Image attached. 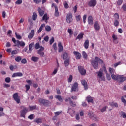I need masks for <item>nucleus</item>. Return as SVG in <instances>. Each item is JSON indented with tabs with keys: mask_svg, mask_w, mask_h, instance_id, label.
Listing matches in <instances>:
<instances>
[{
	"mask_svg": "<svg viewBox=\"0 0 126 126\" xmlns=\"http://www.w3.org/2000/svg\"><path fill=\"white\" fill-rule=\"evenodd\" d=\"M72 79H73V76L72 75H70L69 76V78H68V82L71 83L72 81Z\"/></svg>",
	"mask_w": 126,
	"mask_h": 126,
	"instance_id": "obj_51",
	"label": "nucleus"
},
{
	"mask_svg": "<svg viewBox=\"0 0 126 126\" xmlns=\"http://www.w3.org/2000/svg\"><path fill=\"white\" fill-rule=\"evenodd\" d=\"M114 25L115 27H117L119 25V22L118 20L115 19Z\"/></svg>",
	"mask_w": 126,
	"mask_h": 126,
	"instance_id": "obj_38",
	"label": "nucleus"
},
{
	"mask_svg": "<svg viewBox=\"0 0 126 126\" xmlns=\"http://www.w3.org/2000/svg\"><path fill=\"white\" fill-rule=\"evenodd\" d=\"M91 64L92 65L93 67L95 69H97L98 68V62L95 60H93L91 61Z\"/></svg>",
	"mask_w": 126,
	"mask_h": 126,
	"instance_id": "obj_3",
	"label": "nucleus"
},
{
	"mask_svg": "<svg viewBox=\"0 0 126 126\" xmlns=\"http://www.w3.org/2000/svg\"><path fill=\"white\" fill-rule=\"evenodd\" d=\"M97 2L96 0H91V1H90L88 3V5L90 7H95L96 4Z\"/></svg>",
	"mask_w": 126,
	"mask_h": 126,
	"instance_id": "obj_9",
	"label": "nucleus"
},
{
	"mask_svg": "<svg viewBox=\"0 0 126 126\" xmlns=\"http://www.w3.org/2000/svg\"><path fill=\"white\" fill-rule=\"evenodd\" d=\"M29 108L30 111H32L37 109V106H29Z\"/></svg>",
	"mask_w": 126,
	"mask_h": 126,
	"instance_id": "obj_36",
	"label": "nucleus"
},
{
	"mask_svg": "<svg viewBox=\"0 0 126 126\" xmlns=\"http://www.w3.org/2000/svg\"><path fill=\"white\" fill-rule=\"evenodd\" d=\"M121 63V62H119L118 63H116L114 64V67L116 68L117 67L118 65H120Z\"/></svg>",
	"mask_w": 126,
	"mask_h": 126,
	"instance_id": "obj_53",
	"label": "nucleus"
},
{
	"mask_svg": "<svg viewBox=\"0 0 126 126\" xmlns=\"http://www.w3.org/2000/svg\"><path fill=\"white\" fill-rule=\"evenodd\" d=\"M69 102L70 103L71 106H72V107H75L76 106V103L75 102H73L71 100H69Z\"/></svg>",
	"mask_w": 126,
	"mask_h": 126,
	"instance_id": "obj_44",
	"label": "nucleus"
},
{
	"mask_svg": "<svg viewBox=\"0 0 126 126\" xmlns=\"http://www.w3.org/2000/svg\"><path fill=\"white\" fill-rule=\"evenodd\" d=\"M108 108V107L107 106H105L101 110V112H104L106 111V109Z\"/></svg>",
	"mask_w": 126,
	"mask_h": 126,
	"instance_id": "obj_61",
	"label": "nucleus"
},
{
	"mask_svg": "<svg viewBox=\"0 0 126 126\" xmlns=\"http://www.w3.org/2000/svg\"><path fill=\"white\" fill-rule=\"evenodd\" d=\"M37 14L36 13L34 12L33 14V16H32L33 20L35 21L37 19Z\"/></svg>",
	"mask_w": 126,
	"mask_h": 126,
	"instance_id": "obj_39",
	"label": "nucleus"
},
{
	"mask_svg": "<svg viewBox=\"0 0 126 126\" xmlns=\"http://www.w3.org/2000/svg\"><path fill=\"white\" fill-rule=\"evenodd\" d=\"M110 105L111 106H112V107L115 106V107H118V104H117V103H114V102H110Z\"/></svg>",
	"mask_w": 126,
	"mask_h": 126,
	"instance_id": "obj_34",
	"label": "nucleus"
},
{
	"mask_svg": "<svg viewBox=\"0 0 126 126\" xmlns=\"http://www.w3.org/2000/svg\"><path fill=\"white\" fill-rule=\"evenodd\" d=\"M69 63H70V60H69V58L65 60L64 64V65L66 67H67L69 65Z\"/></svg>",
	"mask_w": 126,
	"mask_h": 126,
	"instance_id": "obj_26",
	"label": "nucleus"
},
{
	"mask_svg": "<svg viewBox=\"0 0 126 126\" xmlns=\"http://www.w3.org/2000/svg\"><path fill=\"white\" fill-rule=\"evenodd\" d=\"M68 32L69 33L70 37H71L73 35V32H72L71 29H69L68 30Z\"/></svg>",
	"mask_w": 126,
	"mask_h": 126,
	"instance_id": "obj_45",
	"label": "nucleus"
},
{
	"mask_svg": "<svg viewBox=\"0 0 126 126\" xmlns=\"http://www.w3.org/2000/svg\"><path fill=\"white\" fill-rule=\"evenodd\" d=\"M89 46V41L87 39L85 41L84 43V48L86 49H88Z\"/></svg>",
	"mask_w": 126,
	"mask_h": 126,
	"instance_id": "obj_22",
	"label": "nucleus"
},
{
	"mask_svg": "<svg viewBox=\"0 0 126 126\" xmlns=\"http://www.w3.org/2000/svg\"><path fill=\"white\" fill-rule=\"evenodd\" d=\"M61 57H63L64 60H67L66 59H67L68 57V54L66 52H65L63 55H61Z\"/></svg>",
	"mask_w": 126,
	"mask_h": 126,
	"instance_id": "obj_28",
	"label": "nucleus"
},
{
	"mask_svg": "<svg viewBox=\"0 0 126 126\" xmlns=\"http://www.w3.org/2000/svg\"><path fill=\"white\" fill-rule=\"evenodd\" d=\"M38 100L41 106L48 107L50 105V101L48 100L44 99L41 98H39Z\"/></svg>",
	"mask_w": 126,
	"mask_h": 126,
	"instance_id": "obj_1",
	"label": "nucleus"
},
{
	"mask_svg": "<svg viewBox=\"0 0 126 126\" xmlns=\"http://www.w3.org/2000/svg\"><path fill=\"white\" fill-rule=\"evenodd\" d=\"M87 101L89 103H93V99L92 97H91L90 96H88L87 97Z\"/></svg>",
	"mask_w": 126,
	"mask_h": 126,
	"instance_id": "obj_30",
	"label": "nucleus"
},
{
	"mask_svg": "<svg viewBox=\"0 0 126 126\" xmlns=\"http://www.w3.org/2000/svg\"><path fill=\"white\" fill-rule=\"evenodd\" d=\"M5 81L6 82V83H10V81H11V79L9 77H7L5 79Z\"/></svg>",
	"mask_w": 126,
	"mask_h": 126,
	"instance_id": "obj_54",
	"label": "nucleus"
},
{
	"mask_svg": "<svg viewBox=\"0 0 126 126\" xmlns=\"http://www.w3.org/2000/svg\"><path fill=\"white\" fill-rule=\"evenodd\" d=\"M123 2V0H118V1H117V5L118 6H121Z\"/></svg>",
	"mask_w": 126,
	"mask_h": 126,
	"instance_id": "obj_47",
	"label": "nucleus"
},
{
	"mask_svg": "<svg viewBox=\"0 0 126 126\" xmlns=\"http://www.w3.org/2000/svg\"><path fill=\"white\" fill-rule=\"evenodd\" d=\"M13 98H14V100L17 102V103L19 104L20 102V97L18 96V93L14 94L13 95Z\"/></svg>",
	"mask_w": 126,
	"mask_h": 126,
	"instance_id": "obj_4",
	"label": "nucleus"
},
{
	"mask_svg": "<svg viewBox=\"0 0 126 126\" xmlns=\"http://www.w3.org/2000/svg\"><path fill=\"white\" fill-rule=\"evenodd\" d=\"M38 12L39 13L40 16H42L44 14L43 10H41V9L40 8H38Z\"/></svg>",
	"mask_w": 126,
	"mask_h": 126,
	"instance_id": "obj_27",
	"label": "nucleus"
},
{
	"mask_svg": "<svg viewBox=\"0 0 126 126\" xmlns=\"http://www.w3.org/2000/svg\"><path fill=\"white\" fill-rule=\"evenodd\" d=\"M97 76L98 78L100 79V78H101V81H105V78L104 77H103V72L99 71L98 72H97Z\"/></svg>",
	"mask_w": 126,
	"mask_h": 126,
	"instance_id": "obj_8",
	"label": "nucleus"
},
{
	"mask_svg": "<svg viewBox=\"0 0 126 126\" xmlns=\"http://www.w3.org/2000/svg\"><path fill=\"white\" fill-rule=\"evenodd\" d=\"M95 59L96 60V61L98 62V63H99V64H101L104 63L102 59L99 58L98 57H96Z\"/></svg>",
	"mask_w": 126,
	"mask_h": 126,
	"instance_id": "obj_21",
	"label": "nucleus"
},
{
	"mask_svg": "<svg viewBox=\"0 0 126 126\" xmlns=\"http://www.w3.org/2000/svg\"><path fill=\"white\" fill-rule=\"evenodd\" d=\"M21 108L23 109L20 111V116L23 118H25V115L28 112V109L24 106H21Z\"/></svg>",
	"mask_w": 126,
	"mask_h": 126,
	"instance_id": "obj_2",
	"label": "nucleus"
},
{
	"mask_svg": "<svg viewBox=\"0 0 126 126\" xmlns=\"http://www.w3.org/2000/svg\"><path fill=\"white\" fill-rule=\"evenodd\" d=\"M81 83L83 86L84 87L85 90H87L88 89V85L87 82L85 80H82L81 81Z\"/></svg>",
	"mask_w": 126,
	"mask_h": 126,
	"instance_id": "obj_19",
	"label": "nucleus"
},
{
	"mask_svg": "<svg viewBox=\"0 0 126 126\" xmlns=\"http://www.w3.org/2000/svg\"><path fill=\"white\" fill-rule=\"evenodd\" d=\"M39 58L37 57L33 56L32 58V60L34 62H36L38 61Z\"/></svg>",
	"mask_w": 126,
	"mask_h": 126,
	"instance_id": "obj_31",
	"label": "nucleus"
},
{
	"mask_svg": "<svg viewBox=\"0 0 126 126\" xmlns=\"http://www.w3.org/2000/svg\"><path fill=\"white\" fill-rule=\"evenodd\" d=\"M49 19V18L47 17V15L46 14H45L43 16L42 20H45V22H47V20Z\"/></svg>",
	"mask_w": 126,
	"mask_h": 126,
	"instance_id": "obj_32",
	"label": "nucleus"
},
{
	"mask_svg": "<svg viewBox=\"0 0 126 126\" xmlns=\"http://www.w3.org/2000/svg\"><path fill=\"white\" fill-rule=\"evenodd\" d=\"M72 14L71 13H69L66 16V22L67 23L70 24L73 20L72 19Z\"/></svg>",
	"mask_w": 126,
	"mask_h": 126,
	"instance_id": "obj_7",
	"label": "nucleus"
},
{
	"mask_svg": "<svg viewBox=\"0 0 126 126\" xmlns=\"http://www.w3.org/2000/svg\"><path fill=\"white\" fill-rule=\"evenodd\" d=\"M76 21L77 22H79L80 21V19H81V16L80 15H78V16H77L76 17Z\"/></svg>",
	"mask_w": 126,
	"mask_h": 126,
	"instance_id": "obj_60",
	"label": "nucleus"
},
{
	"mask_svg": "<svg viewBox=\"0 0 126 126\" xmlns=\"http://www.w3.org/2000/svg\"><path fill=\"white\" fill-rule=\"evenodd\" d=\"M22 2H23L22 0H17L15 2V4H16V5H20V4H21L22 3Z\"/></svg>",
	"mask_w": 126,
	"mask_h": 126,
	"instance_id": "obj_42",
	"label": "nucleus"
},
{
	"mask_svg": "<svg viewBox=\"0 0 126 126\" xmlns=\"http://www.w3.org/2000/svg\"><path fill=\"white\" fill-rule=\"evenodd\" d=\"M94 28L95 30L97 31H98L100 30L101 28L98 21H96L94 23Z\"/></svg>",
	"mask_w": 126,
	"mask_h": 126,
	"instance_id": "obj_12",
	"label": "nucleus"
},
{
	"mask_svg": "<svg viewBox=\"0 0 126 126\" xmlns=\"http://www.w3.org/2000/svg\"><path fill=\"white\" fill-rule=\"evenodd\" d=\"M28 118L32 120L33 119H34V114H31L28 116Z\"/></svg>",
	"mask_w": 126,
	"mask_h": 126,
	"instance_id": "obj_56",
	"label": "nucleus"
},
{
	"mask_svg": "<svg viewBox=\"0 0 126 126\" xmlns=\"http://www.w3.org/2000/svg\"><path fill=\"white\" fill-rule=\"evenodd\" d=\"M45 30L47 31V32H49L51 30V28L49 26H46L45 28Z\"/></svg>",
	"mask_w": 126,
	"mask_h": 126,
	"instance_id": "obj_43",
	"label": "nucleus"
},
{
	"mask_svg": "<svg viewBox=\"0 0 126 126\" xmlns=\"http://www.w3.org/2000/svg\"><path fill=\"white\" fill-rule=\"evenodd\" d=\"M21 60V58L20 56H18L15 58V61L17 62H20Z\"/></svg>",
	"mask_w": 126,
	"mask_h": 126,
	"instance_id": "obj_49",
	"label": "nucleus"
},
{
	"mask_svg": "<svg viewBox=\"0 0 126 126\" xmlns=\"http://www.w3.org/2000/svg\"><path fill=\"white\" fill-rule=\"evenodd\" d=\"M68 112L69 113V114H70V115L72 117H73L75 115V111L73 110H72L71 109H68Z\"/></svg>",
	"mask_w": 126,
	"mask_h": 126,
	"instance_id": "obj_25",
	"label": "nucleus"
},
{
	"mask_svg": "<svg viewBox=\"0 0 126 126\" xmlns=\"http://www.w3.org/2000/svg\"><path fill=\"white\" fill-rule=\"evenodd\" d=\"M88 115L90 118H92L94 116V114L93 112H89Z\"/></svg>",
	"mask_w": 126,
	"mask_h": 126,
	"instance_id": "obj_50",
	"label": "nucleus"
},
{
	"mask_svg": "<svg viewBox=\"0 0 126 126\" xmlns=\"http://www.w3.org/2000/svg\"><path fill=\"white\" fill-rule=\"evenodd\" d=\"M35 48L36 49H38L40 48V45L39 43H37L35 45Z\"/></svg>",
	"mask_w": 126,
	"mask_h": 126,
	"instance_id": "obj_58",
	"label": "nucleus"
},
{
	"mask_svg": "<svg viewBox=\"0 0 126 126\" xmlns=\"http://www.w3.org/2000/svg\"><path fill=\"white\" fill-rule=\"evenodd\" d=\"M114 17H115V20H119V15L118 13H115L114 14Z\"/></svg>",
	"mask_w": 126,
	"mask_h": 126,
	"instance_id": "obj_46",
	"label": "nucleus"
},
{
	"mask_svg": "<svg viewBox=\"0 0 126 126\" xmlns=\"http://www.w3.org/2000/svg\"><path fill=\"white\" fill-rule=\"evenodd\" d=\"M25 45V43L24 42L17 40L16 44L14 45V46H17L18 47H19V46L24 47Z\"/></svg>",
	"mask_w": 126,
	"mask_h": 126,
	"instance_id": "obj_6",
	"label": "nucleus"
},
{
	"mask_svg": "<svg viewBox=\"0 0 126 126\" xmlns=\"http://www.w3.org/2000/svg\"><path fill=\"white\" fill-rule=\"evenodd\" d=\"M82 55H83V58L85 59H87L88 55L87 54V53L85 51H83L82 52Z\"/></svg>",
	"mask_w": 126,
	"mask_h": 126,
	"instance_id": "obj_37",
	"label": "nucleus"
},
{
	"mask_svg": "<svg viewBox=\"0 0 126 126\" xmlns=\"http://www.w3.org/2000/svg\"><path fill=\"white\" fill-rule=\"evenodd\" d=\"M34 46V43H32L29 45V50L27 52V54H30L32 52V51L33 50V47Z\"/></svg>",
	"mask_w": 126,
	"mask_h": 126,
	"instance_id": "obj_13",
	"label": "nucleus"
},
{
	"mask_svg": "<svg viewBox=\"0 0 126 126\" xmlns=\"http://www.w3.org/2000/svg\"><path fill=\"white\" fill-rule=\"evenodd\" d=\"M21 63L23 64H25L27 63V60L25 59H22V60L21 61Z\"/></svg>",
	"mask_w": 126,
	"mask_h": 126,
	"instance_id": "obj_64",
	"label": "nucleus"
},
{
	"mask_svg": "<svg viewBox=\"0 0 126 126\" xmlns=\"http://www.w3.org/2000/svg\"><path fill=\"white\" fill-rule=\"evenodd\" d=\"M78 84L77 82L75 83L72 87L71 92H72L76 91L78 89Z\"/></svg>",
	"mask_w": 126,
	"mask_h": 126,
	"instance_id": "obj_11",
	"label": "nucleus"
},
{
	"mask_svg": "<svg viewBox=\"0 0 126 126\" xmlns=\"http://www.w3.org/2000/svg\"><path fill=\"white\" fill-rule=\"evenodd\" d=\"M117 81L119 82H123L126 80V77H123V76L118 75Z\"/></svg>",
	"mask_w": 126,
	"mask_h": 126,
	"instance_id": "obj_14",
	"label": "nucleus"
},
{
	"mask_svg": "<svg viewBox=\"0 0 126 126\" xmlns=\"http://www.w3.org/2000/svg\"><path fill=\"white\" fill-rule=\"evenodd\" d=\"M55 98L57 99L60 102H63V99L61 97V96L59 95H56L55 96Z\"/></svg>",
	"mask_w": 126,
	"mask_h": 126,
	"instance_id": "obj_23",
	"label": "nucleus"
},
{
	"mask_svg": "<svg viewBox=\"0 0 126 126\" xmlns=\"http://www.w3.org/2000/svg\"><path fill=\"white\" fill-rule=\"evenodd\" d=\"M34 121L37 123H41L42 122V120L41 118H37Z\"/></svg>",
	"mask_w": 126,
	"mask_h": 126,
	"instance_id": "obj_41",
	"label": "nucleus"
},
{
	"mask_svg": "<svg viewBox=\"0 0 126 126\" xmlns=\"http://www.w3.org/2000/svg\"><path fill=\"white\" fill-rule=\"evenodd\" d=\"M83 36H84V34L82 33H81L76 38V40H77V39H79V40H80L81 39H82L83 38Z\"/></svg>",
	"mask_w": 126,
	"mask_h": 126,
	"instance_id": "obj_24",
	"label": "nucleus"
},
{
	"mask_svg": "<svg viewBox=\"0 0 126 126\" xmlns=\"http://www.w3.org/2000/svg\"><path fill=\"white\" fill-rule=\"evenodd\" d=\"M93 18L92 16H89L88 18V24L92 25L93 24Z\"/></svg>",
	"mask_w": 126,
	"mask_h": 126,
	"instance_id": "obj_18",
	"label": "nucleus"
},
{
	"mask_svg": "<svg viewBox=\"0 0 126 126\" xmlns=\"http://www.w3.org/2000/svg\"><path fill=\"white\" fill-rule=\"evenodd\" d=\"M45 24H42L41 25L38 31V33H39L42 31V30L43 29V28L45 27Z\"/></svg>",
	"mask_w": 126,
	"mask_h": 126,
	"instance_id": "obj_29",
	"label": "nucleus"
},
{
	"mask_svg": "<svg viewBox=\"0 0 126 126\" xmlns=\"http://www.w3.org/2000/svg\"><path fill=\"white\" fill-rule=\"evenodd\" d=\"M73 53L76 56V58L77 59H80L82 57L81 54L78 52L74 51Z\"/></svg>",
	"mask_w": 126,
	"mask_h": 126,
	"instance_id": "obj_16",
	"label": "nucleus"
},
{
	"mask_svg": "<svg viewBox=\"0 0 126 126\" xmlns=\"http://www.w3.org/2000/svg\"><path fill=\"white\" fill-rule=\"evenodd\" d=\"M58 46L59 48L58 49L59 52L60 53L62 52L63 51V46H62V43L61 42H59Z\"/></svg>",
	"mask_w": 126,
	"mask_h": 126,
	"instance_id": "obj_20",
	"label": "nucleus"
},
{
	"mask_svg": "<svg viewBox=\"0 0 126 126\" xmlns=\"http://www.w3.org/2000/svg\"><path fill=\"white\" fill-rule=\"evenodd\" d=\"M121 116H122V117L124 118H126V113L124 112L121 111Z\"/></svg>",
	"mask_w": 126,
	"mask_h": 126,
	"instance_id": "obj_48",
	"label": "nucleus"
},
{
	"mask_svg": "<svg viewBox=\"0 0 126 126\" xmlns=\"http://www.w3.org/2000/svg\"><path fill=\"white\" fill-rule=\"evenodd\" d=\"M109 71L112 75L114 74L115 72V70L113 68H111V67L109 68Z\"/></svg>",
	"mask_w": 126,
	"mask_h": 126,
	"instance_id": "obj_35",
	"label": "nucleus"
},
{
	"mask_svg": "<svg viewBox=\"0 0 126 126\" xmlns=\"http://www.w3.org/2000/svg\"><path fill=\"white\" fill-rule=\"evenodd\" d=\"M79 71L82 75H85L86 73V71L82 66L78 67Z\"/></svg>",
	"mask_w": 126,
	"mask_h": 126,
	"instance_id": "obj_10",
	"label": "nucleus"
},
{
	"mask_svg": "<svg viewBox=\"0 0 126 126\" xmlns=\"http://www.w3.org/2000/svg\"><path fill=\"white\" fill-rule=\"evenodd\" d=\"M118 75H115L114 74H112L111 75V77L113 79H114V80H117L118 81Z\"/></svg>",
	"mask_w": 126,
	"mask_h": 126,
	"instance_id": "obj_33",
	"label": "nucleus"
},
{
	"mask_svg": "<svg viewBox=\"0 0 126 126\" xmlns=\"http://www.w3.org/2000/svg\"><path fill=\"white\" fill-rule=\"evenodd\" d=\"M15 35L16 36V38L19 40H21L22 39V37L20 35H17L16 33H15Z\"/></svg>",
	"mask_w": 126,
	"mask_h": 126,
	"instance_id": "obj_62",
	"label": "nucleus"
},
{
	"mask_svg": "<svg viewBox=\"0 0 126 126\" xmlns=\"http://www.w3.org/2000/svg\"><path fill=\"white\" fill-rule=\"evenodd\" d=\"M23 76V74L21 72H17L13 73L12 75V78H14L16 77H22Z\"/></svg>",
	"mask_w": 126,
	"mask_h": 126,
	"instance_id": "obj_17",
	"label": "nucleus"
},
{
	"mask_svg": "<svg viewBox=\"0 0 126 126\" xmlns=\"http://www.w3.org/2000/svg\"><path fill=\"white\" fill-rule=\"evenodd\" d=\"M122 8L124 11H126V4H124L123 5Z\"/></svg>",
	"mask_w": 126,
	"mask_h": 126,
	"instance_id": "obj_59",
	"label": "nucleus"
},
{
	"mask_svg": "<svg viewBox=\"0 0 126 126\" xmlns=\"http://www.w3.org/2000/svg\"><path fill=\"white\" fill-rule=\"evenodd\" d=\"M62 113V111H58V112H55L54 114H55V116H57L59 115L60 114H61Z\"/></svg>",
	"mask_w": 126,
	"mask_h": 126,
	"instance_id": "obj_57",
	"label": "nucleus"
},
{
	"mask_svg": "<svg viewBox=\"0 0 126 126\" xmlns=\"http://www.w3.org/2000/svg\"><path fill=\"white\" fill-rule=\"evenodd\" d=\"M58 68L55 69L54 70V71H53V73H52V75H55V74L57 73V71H58Z\"/></svg>",
	"mask_w": 126,
	"mask_h": 126,
	"instance_id": "obj_63",
	"label": "nucleus"
},
{
	"mask_svg": "<svg viewBox=\"0 0 126 126\" xmlns=\"http://www.w3.org/2000/svg\"><path fill=\"white\" fill-rule=\"evenodd\" d=\"M38 54H39L41 57L44 56V53L43 51H37Z\"/></svg>",
	"mask_w": 126,
	"mask_h": 126,
	"instance_id": "obj_40",
	"label": "nucleus"
},
{
	"mask_svg": "<svg viewBox=\"0 0 126 126\" xmlns=\"http://www.w3.org/2000/svg\"><path fill=\"white\" fill-rule=\"evenodd\" d=\"M52 7H55V14H54V15L55 17H58L59 15V11H58V7L57 6H56V5H55V4H54V3H53L52 4Z\"/></svg>",
	"mask_w": 126,
	"mask_h": 126,
	"instance_id": "obj_5",
	"label": "nucleus"
},
{
	"mask_svg": "<svg viewBox=\"0 0 126 126\" xmlns=\"http://www.w3.org/2000/svg\"><path fill=\"white\" fill-rule=\"evenodd\" d=\"M121 100H122V102H123L124 103V105L125 106H126V100L124 99L123 96L122 97Z\"/></svg>",
	"mask_w": 126,
	"mask_h": 126,
	"instance_id": "obj_55",
	"label": "nucleus"
},
{
	"mask_svg": "<svg viewBox=\"0 0 126 126\" xmlns=\"http://www.w3.org/2000/svg\"><path fill=\"white\" fill-rule=\"evenodd\" d=\"M34 30H32L30 33L29 35L28 36V37L29 39H32L33 36H34Z\"/></svg>",
	"mask_w": 126,
	"mask_h": 126,
	"instance_id": "obj_15",
	"label": "nucleus"
},
{
	"mask_svg": "<svg viewBox=\"0 0 126 126\" xmlns=\"http://www.w3.org/2000/svg\"><path fill=\"white\" fill-rule=\"evenodd\" d=\"M25 87L26 88L25 92H26V93H27L28 91L30 89V86L29 85H26Z\"/></svg>",
	"mask_w": 126,
	"mask_h": 126,
	"instance_id": "obj_52",
	"label": "nucleus"
}]
</instances>
